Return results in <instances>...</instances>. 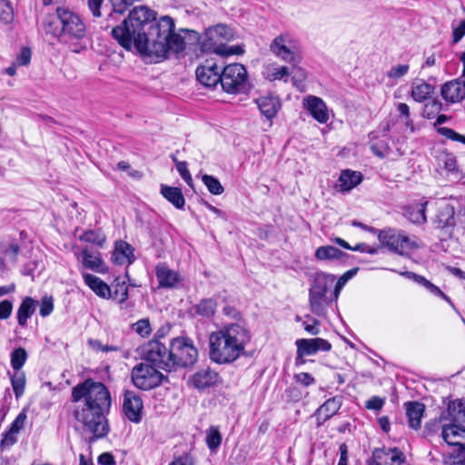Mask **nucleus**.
Masks as SVG:
<instances>
[{
	"label": "nucleus",
	"instance_id": "obj_17",
	"mask_svg": "<svg viewBox=\"0 0 465 465\" xmlns=\"http://www.w3.org/2000/svg\"><path fill=\"white\" fill-rule=\"evenodd\" d=\"M296 346L300 354L313 355L318 351H329L331 344L322 338L299 339L296 341Z\"/></svg>",
	"mask_w": 465,
	"mask_h": 465
},
{
	"label": "nucleus",
	"instance_id": "obj_15",
	"mask_svg": "<svg viewBox=\"0 0 465 465\" xmlns=\"http://www.w3.org/2000/svg\"><path fill=\"white\" fill-rule=\"evenodd\" d=\"M303 107L320 124L329 121V112L326 104L320 97L308 95L303 99Z\"/></svg>",
	"mask_w": 465,
	"mask_h": 465
},
{
	"label": "nucleus",
	"instance_id": "obj_10",
	"mask_svg": "<svg viewBox=\"0 0 465 465\" xmlns=\"http://www.w3.org/2000/svg\"><path fill=\"white\" fill-rule=\"evenodd\" d=\"M170 346L166 347L164 343L155 339L148 341L142 347V355L143 359L151 362L154 367L171 371V367L166 366L170 361Z\"/></svg>",
	"mask_w": 465,
	"mask_h": 465
},
{
	"label": "nucleus",
	"instance_id": "obj_28",
	"mask_svg": "<svg viewBox=\"0 0 465 465\" xmlns=\"http://www.w3.org/2000/svg\"><path fill=\"white\" fill-rule=\"evenodd\" d=\"M405 410L410 427L415 430L419 429L425 411V406L417 401H409L405 403Z\"/></svg>",
	"mask_w": 465,
	"mask_h": 465
},
{
	"label": "nucleus",
	"instance_id": "obj_48",
	"mask_svg": "<svg viewBox=\"0 0 465 465\" xmlns=\"http://www.w3.org/2000/svg\"><path fill=\"white\" fill-rule=\"evenodd\" d=\"M397 112L400 117L402 119L406 129H409L411 133L414 132L413 121L411 118L410 107L405 103H398L396 104Z\"/></svg>",
	"mask_w": 465,
	"mask_h": 465
},
{
	"label": "nucleus",
	"instance_id": "obj_42",
	"mask_svg": "<svg viewBox=\"0 0 465 465\" xmlns=\"http://www.w3.org/2000/svg\"><path fill=\"white\" fill-rule=\"evenodd\" d=\"M10 379L14 393L18 399L24 394L25 391V375L23 371H15L14 374L11 375Z\"/></svg>",
	"mask_w": 465,
	"mask_h": 465
},
{
	"label": "nucleus",
	"instance_id": "obj_46",
	"mask_svg": "<svg viewBox=\"0 0 465 465\" xmlns=\"http://www.w3.org/2000/svg\"><path fill=\"white\" fill-rule=\"evenodd\" d=\"M222 443V435L217 427L211 426L206 432V444L210 450H215Z\"/></svg>",
	"mask_w": 465,
	"mask_h": 465
},
{
	"label": "nucleus",
	"instance_id": "obj_24",
	"mask_svg": "<svg viewBox=\"0 0 465 465\" xmlns=\"http://www.w3.org/2000/svg\"><path fill=\"white\" fill-rule=\"evenodd\" d=\"M399 273L401 276H404L405 278L410 279V280L413 281L414 282H416L417 284L422 286L432 295L440 297V298L444 299L445 301H447L448 302H450V298L443 292H441L439 287L434 285L432 282H430L425 277L419 275L412 272H408V271L399 272Z\"/></svg>",
	"mask_w": 465,
	"mask_h": 465
},
{
	"label": "nucleus",
	"instance_id": "obj_23",
	"mask_svg": "<svg viewBox=\"0 0 465 465\" xmlns=\"http://www.w3.org/2000/svg\"><path fill=\"white\" fill-rule=\"evenodd\" d=\"M134 248L124 241L116 242L114 251L112 255V261L115 264H131L134 262Z\"/></svg>",
	"mask_w": 465,
	"mask_h": 465
},
{
	"label": "nucleus",
	"instance_id": "obj_64",
	"mask_svg": "<svg viewBox=\"0 0 465 465\" xmlns=\"http://www.w3.org/2000/svg\"><path fill=\"white\" fill-rule=\"evenodd\" d=\"M453 42L458 43L465 35V21H461L459 25L453 26Z\"/></svg>",
	"mask_w": 465,
	"mask_h": 465
},
{
	"label": "nucleus",
	"instance_id": "obj_52",
	"mask_svg": "<svg viewBox=\"0 0 465 465\" xmlns=\"http://www.w3.org/2000/svg\"><path fill=\"white\" fill-rule=\"evenodd\" d=\"M17 434L16 432L8 430L3 434V438L0 441V450H4L5 449H8L13 446L17 441Z\"/></svg>",
	"mask_w": 465,
	"mask_h": 465
},
{
	"label": "nucleus",
	"instance_id": "obj_58",
	"mask_svg": "<svg viewBox=\"0 0 465 465\" xmlns=\"http://www.w3.org/2000/svg\"><path fill=\"white\" fill-rule=\"evenodd\" d=\"M358 272V268H353L343 273L338 280L335 287V298L338 297L340 288L351 279Z\"/></svg>",
	"mask_w": 465,
	"mask_h": 465
},
{
	"label": "nucleus",
	"instance_id": "obj_62",
	"mask_svg": "<svg viewBox=\"0 0 465 465\" xmlns=\"http://www.w3.org/2000/svg\"><path fill=\"white\" fill-rule=\"evenodd\" d=\"M294 380L305 387H308L315 382V379L308 372H301L294 375Z\"/></svg>",
	"mask_w": 465,
	"mask_h": 465
},
{
	"label": "nucleus",
	"instance_id": "obj_61",
	"mask_svg": "<svg viewBox=\"0 0 465 465\" xmlns=\"http://www.w3.org/2000/svg\"><path fill=\"white\" fill-rule=\"evenodd\" d=\"M25 420H26L25 412V411H21L16 416L15 420L12 422L9 430H13V431H15L16 433H19V431L23 429V427L25 425Z\"/></svg>",
	"mask_w": 465,
	"mask_h": 465
},
{
	"label": "nucleus",
	"instance_id": "obj_29",
	"mask_svg": "<svg viewBox=\"0 0 465 465\" xmlns=\"http://www.w3.org/2000/svg\"><path fill=\"white\" fill-rule=\"evenodd\" d=\"M401 232L392 229L380 231V250L387 248L397 252L401 242Z\"/></svg>",
	"mask_w": 465,
	"mask_h": 465
},
{
	"label": "nucleus",
	"instance_id": "obj_50",
	"mask_svg": "<svg viewBox=\"0 0 465 465\" xmlns=\"http://www.w3.org/2000/svg\"><path fill=\"white\" fill-rule=\"evenodd\" d=\"M14 12L8 0H0V21L8 24L13 21Z\"/></svg>",
	"mask_w": 465,
	"mask_h": 465
},
{
	"label": "nucleus",
	"instance_id": "obj_33",
	"mask_svg": "<svg viewBox=\"0 0 465 465\" xmlns=\"http://www.w3.org/2000/svg\"><path fill=\"white\" fill-rule=\"evenodd\" d=\"M433 223L437 228H445L454 225V208L447 203L440 206Z\"/></svg>",
	"mask_w": 465,
	"mask_h": 465
},
{
	"label": "nucleus",
	"instance_id": "obj_1",
	"mask_svg": "<svg viewBox=\"0 0 465 465\" xmlns=\"http://www.w3.org/2000/svg\"><path fill=\"white\" fill-rule=\"evenodd\" d=\"M155 15L147 6H136L120 25L112 29V35L124 49L131 50L134 45L143 56L164 59L170 52H183L184 37L174 33L173 19L165 15L156 20Z\"/></svg>",
	"mask_w": 465,
	"mask_h": 465
},
{
	"label": "nucleus",
	"instance_id": "obj_63",
	"mask_svg": "<svg viewBox=\"0 0 465 465\" xmlns=\"http://www.w3.org/2000/svg\"><path fill=\"white\" fill-rule=\"evenodd\" d=\"M31 50L28 47H23L20 54L16 58L17 65H27L31 61Z\"/></svg>",
	"mask_w": 465,
	"mask_h": 465
},
{
	"label": "nucleus",
	"instance_id": "obj_34",
	"mask_svg": "<svg viewBox=\"0 0 465 465\" xmlns=\"http://www.w3.org/2000/svg\"><path fill=\"white\" fill-rule=\"evenodd\" d=\"M81 254L83 257L82 262L85 268L97 272H105L107 271L99 252L94 254L87 249H84Z\"/></svg>",
	"mask_w": 465,
	"mask_h": 465
},
{
	"label": "nucleus",
	"instance_id": "obj_32",
	"mask_svg": "<svg viewBox=\"0 0 465 465\" xmlns=\"http://www.w3.org/2000/svg\"><path fill=\"white\" fill-rule=\"evenodd\" d=\"M434 91V87L423 80H416L411 84V95L416 102L426 101Z\"/></svg>",
	"mask_w": 465,
	"mask_h": 465
},
{
	"label": "nucleus",
	"instance_id": "obj_47",
	"mask_svg": "<svg viewBox=\"0 0 465 465\" xmlns=\"http://www.w3.org/2000/svg\"><path fill=\"white\" fill-rule=\"evenodd\" d=\"M203 183L207 187L208 191L214 195H220L224 192L223 186L220 181L213 175L204 174L202 177Z\"/></svg>",
	"mask_w": 465,
	"mask_h": 465
},
{
	"label": "nucleus",
	"instance_id": "obj_41",
	"mask_svg": "<svg viewBox=\"0 0 465 465\" xmlns=\"http://www.w3.org/2000/svg\"><path fill=\"white\" fill-rule=\"evenodd\" d=\"M409 71L408 64H398L396 66L391 67V69L387 73L385 79H387L386 84L390 86H393L396 84L398 80L404 76Z\"/></svg>",
	"mask_w": 465,
	"mask_h": 465
},
{
	"label": "nucleus",
	"instance_id": "obj_3",
	"mask_svg": "<svg viewBox=\"0 0 465 465\" xmlns=\"http://www.w3.org/2000/svg\"><path fill=\"white\" fill-rule=\"evenodd\" d=\"M251 340V331L244 324H223L209 335V358L217 364L232 363L245 353Z\"/></svg>",
	"mask_w": 465,
	"mask_h": 465
},
{
	"label": "nucleus",
	"instance_id": "obj_21",
	"mask_svg": "<svg viewBox=\"0 0 465 465\" xmlns=\"http://www.w3.org/2000/svg\"><path fill=\"white\" fill-rule=\"evenodd\" d=\"M335 278L332 275L319 272L316 274L314 281L309 289V294L330 296L331 288Z\"/></svg>",
	"mask_w": 465,
	"mask_h": 465
},
{
	"label": "nucleus",
	"instance_id": "obj_4",
	"mask_svg": "<svg viewBox=\"0 0 465 465\" xmlns=\"http://www.w3.org/2000/svg\"><path fill=\"white\" fill-rule=\"evenodd\" d=\"M45 34L57 38L72 52L80 53L86 48L87 27L81 15L66 6H57L54 14L43 22Z\"/></svg>",
	"mask_w": 465,
	"mask_h": 465
},
{
	"label": "nucleus",
	"instance_id": "obj_51",
	"mask_svg": "<svg viewBox=\"0 0 465 465\" xmlns=\"http://www.w3.org/2000/svg\"><path fill=\"white\" fill-rule=\"evenodd\" d=\"M442 104L438 100H431L424 106L423 114L425 117L431 119L436 114L441 110Z\"/></svg>",
	"mask_w": 465,
	"mask_h": 465
},
{
	"label": "nucleus",
	"instance_id": "obj_19",
	"mask_svg": "<svg viewBox=\"0 0 465 465\" xmlns=\"http://www.w3.org/2000/svg\"><path fill=\"white\" fill-rule=\"evenodd\" d=\"M285 37L282 35L277 36L271 44V51L282 60L297 64L300 63V57L285 45Z\"/></svg>",
	"mask_w": 465,
	"mask_h": 465
},
{
	"label": "nucleus",
	"instance_id": "obj_22",
	"mask_svg": "<svg viewBox=\"0 0 465 465\" xmlns=\"http://www.w3.org/2000/svg\"><path fill=\"white\" fill-rule=\"evenodd\" d=\"M155 275L160 287L174 288L181 281L177 272L170 269L165 264H158L155 268Z\"/></svg>",
	"mask_w": 465,
	"mask_h": 465
},
{
	"label": "nucleus",
	"instance_id": "obj_14",
	"mask_svg": "<svg viewBox=\"0 0 465 465\" xmlns=\"http://www.w3.org/2000/svg\"><path fill=\"white\" fill-rule=\"evenodd\" d=\"M342 405V396L336 395L324 401L314 412L317 427L323 425L325 421L333 417Z\"/></svg>",
	"mask_w": 465,
	"mask_h": 465
},
{
	"label": "nucleus",
	"instance_id": "obj_54",
	"mask_svg": "<svg viewBox=\"0 0 465 465\" xmlns=\"http://www.w3.org/2000/svg\"><path fill=\"white\" fill-rule=\"evenodd\" d=\"M134 329L142 337L148 336L152 331V328L148 319L139 320L137 322L134 324Z\"/></svg>",
	"mask_w": 465,
	"mask_h": 465
},
{
	"label": "nucleus",
	"instance_id": "obj_39",
	"mask_svg": "<svg viewBox=\"0 0 465 465\" xmlns=\"http://www.w3.org/2000/svg\"><path fill=\"white\" fill-rule=\"evenodd\" d=\"M422 246L421 242L416 236H407L401 233V242L397 253L399 254H409L413 251L420 249Z\"/></svg>",
	"mask_w": 465,
	"mask_h": 465
},
{
	"label": "nucleus",
	"instance_id": "obj_25",
	"mask_svg": "<svg viewBox=\"0 0 465 465\" xmlns=\"http://www.w3.org/2000/svg\"><path fill=\"white\" fill-rule=\"evenodd\" d=\"M85 284L99 297L109 299L112 295L111 287L100 278L87 272L83 273Z\"/></svg>",
	"mask_w": 465,
	"mask_h": 465
},
{
	"label": "nucleus",
	"instance_id": "obj_43",
	"mask_svg": "<svg viewBox=\"0 0 465 465\" xmlns=\"http://www.w3.org/2000/svg\"><path fill=\"white\" fill-rule=\"evenodd\" d=\"M27 352L22 348L15 349L11 353V366L15 371H21L22 367L27 360Z\"/></svg>",
	"mask_w": 465,
	"mask_h": 465
},
{
	"label": "nucleus",
	"instance_id": "obj_35",
	"mask_svg": "<svg viewBox=\"0 0 465 465\" xmlns=\"http://www.w3.org/2000/svg\"><path fill=\"white\" fill-rule=\"evenodd\" d=\"M161 194L177 209L184 207L185 200L180 188L163 184Z\"/></svg>",
	"mask_w": 465,
	"mask_h": 465
},
{
	"label": "nucleus",
	"instance_id": "obj_31",
	"mask_svg": "<svg viewBox=\"0 0 465 465\" xmlns=\"http://www.w3.org/2000/svg\"><path fill=\"white\" fill-rule=\"evenodd\" d=\"M36 303L37 302L31 297L23 299L16 313L17 322L21 327L26 326L27 320L31 318L35 312Z\"/></svg>",
	"mask_w": 465,
	"mask_h": 465
},
{
	"label": "nucleus",
	"instance_id": "obj_7",
	"mask_svg": "<svg viewBox=\"0 0 465 465\" xmlns=\"http://www.w3.org/2000/svg\"><path fill=\"white\" fill-rule=\"evenodd\" d=\"M220 84L223 90L228 94L245 92L248 85L246 68L237 63L223 66L221 72Z\"/></svg>",
	"mask_w": 465,
	"mask_h": 465
},
{
	"label": "nucleus",
	"instance_id": "obj_55",
	"mask_svg": "<svg viewBox=\"0 0 465 465\" xmlns=\"http://www.w3.org/2000/svg\"><path fill=\"white\" fill-rule=\"evenodd\" d=\"M305 318L308 320V321H311L312 323H309L308 322H304L302 323L303 327H304V330L310 333L311 335H317L320 333V321L315 319V318H312L310 314H307L305 315Z\"/></svg>",
	"mask_w": 465,
	"mask_h": 465
},
{
	"label": "nucleus",
	"instance_id": "obj_30",
	"mask_svg": "<svg viewBox=\"0 0 465 465\" xmlns=\"http://www.w3.org/2000/svg\"><path fill=\"white\" fill-rule=\"evenodd\" d=\"M362 180V175L360 172L351 171L349 169L341 171L339 177V191L349 192L357 186Z\"/></svg>",
	"mask_w": 465,
	"mask_h": 465
},
{
	"label": "nucleus",
	"instance_id": "obj_59",
	"mask_svg": "<svg viewBox=\"0 0 465 465\" xmlns=\"http://www.w3.org/2000/svg\"><path fill=\"white\" fill-rule=\"evenodd\" d=\"M169 465H195V460L191 454L183 453L178 457H174Z\"/></svg>",
	"mask_w": 465,
	"mask_h": 465
},
{
	"label": "nucleus",
	"instance_id": "obj_45",
	"mask_svg": "<svg viewBox=\"0 0 465 465\" xmlns=\"http://www.w3.org/2000/svg\"><path fill=\"white\" fill-rule=\"evenodd\" d=\"M438 163L447 172H454L457 169L456 157L447 152H441L437 156Z\"/></svg>",
	"mask_w": 465,
	"mask_h": 465
},
{
	"label": "nucleus",
	"instance_id": "obj_36",
	"mask_svg": "<svg viewBox=\"0 0 465 465\" xmlns=\"http://www.w3.org/2000/svg\"><path fill=\"white\" fill-rule=\"evenodd\" d=\"M403 453L397 448L380 449V465H402Z\"/></svg>",
	"mask_w": 465,
	"mask_h": 465
},
{
	"label": "nucleus",
	"instance_id": "obj_6",
	"mask_svg": "<svg viewBox=\"0 0 465 465\" xmlns=\"http://www.w3.org/2000/svg\"><path fill=\"white\" fill-rule=\"evenodd\" d=\"M170 361H167L171 371L177 367L186 368L193 366L198 358V350L193 344V341L184 337H176L170 341Z\"/></svg>",
	"mask_w": 465,
	"mask_h": 465
},
{
	"label": "nucleus",
	"instance_id": "obj_53",
	"mask_svg": "<svg viewBox=\"0 0 465 465\" xmlns=\"http://www.w3.org/2000/svg\"><path fill=\"white\" fill-rule=\"evenodd\" d=\"M54 310V299L52 296H44L40 302L39 313L42 317H47Z\"/></svg>",
	"mask_w": 465,
	"mask_h": 465
},
{
	"label": "nucleus",
	"instance_id": "obj_2",
	"mask_svg": "<svg viewBox=\"0 0 465 465\" xmlns=\"http://www.w3.org/2000/svg\"><path fill=\"white\" fill-rule=\"evenodd\" d=\"M72 415L83 430L93 435L92 440L102 439L108 434L106 414L111 408V394L101 381L86 379L72 388Z\"/></svg>",
	"mask_w": 465,
	"mask_h": 465
},
{
	"label": "nucleus",
	"instance_id": "obj_12",
	"mask_svg": "<svg viewBox=\"0 0 465 465\" xmlns=\"http://www.w3.org/2000/svg\"><path fill=\"white\" fill-rule=\"evenodd\" d=\"M222 66L213 61H205L202 65L196 68L195 74L197 80L206 87L216 86L221 80Z\"/></svg>",
	"mask_w": 465,
	"mask_h": 465
},
{
	"label": "nucleus",
	"instance_id": "obj_27",
	"mask_svg": "<svg viewBox=\"0 0 465 465\" xmlns=\"http://www.w3.org/2000/svg\"><path fill=\"white\" fill-rule=\"evenodd\" d=\"M428 202L414 203L404 210V216L412 223L422 224L427 221L425 211Z\"/></svg>",
	"mask_w": 465,
	"mask_h": 465
},
{
	"label": "nucleus",
	"instance_id": "obj_57",
	"mask_svg": "<svg viewBox=\"0 0 465 465\" xmlns=\"http://www.w3.org/2000/svg\"><path fill=\"white\" fill-rule=\"evenodd\" d=\"M439 133L450 140L458 141L465 144V136L456 133L453 129L441 127L439 129Z\"/></svg>",
	"mask_w": 465,
	"mask_h": 465
},
{
	"label": "nucleus",
	"instance_id": "obj_20",
	"mask_svg": "<svg viewBox=\"0 0 465 465\" xmlns=\"http://www.w3.org/2000/svg\"><path fill=\"white\" fill-rule=\"evenodd\" d=\"M217 371L206 368L198 371L192 377L193 385L198 390H204L206 388L216 385L219 380Z\"/></svg>",
	"mask_w": 465,
	"mask_h": 465
},
{
	"label": "nucleus",
	"instance_id": "obj_11",
	"mask_svg": "<svg viewBox=\"0 0 465 465\" xmlns=\"http://www.w3.org/2000/svg\"><path fill=\"white\" fill-rule=\"evenodd\" d=\"M143 409V404L140 395L133 391L124 392L123 412L130 421L139 423L142 420Z\"/></svg>",
	"mask_w": 465,
	"mask_h": 465
},
{
	"label": "nucleus",
	"instance_id": "obj_5",
	"mask_svg": "<svg viewBox=\"0 0 465 465\" xmlns=\"http://www.w3.org/2000/svg\"><path fill=\"white\" fill-rule=\"evenodd\" d=\"M441 437L450 446L445 461L450 465L465 464V427L460 424L441 423Z\"/></svg>",
	"mask_w": 465,
	"mask_h": 465
},
{
	"label": "nucleus",
	"instance_id": "obj_9",
	"mask_svg": "<svg viewBox=\"0 0 465 465\" xmlns=\"http://www.w3.org/2000/svg\"><path fill=\"white\" fill-rule=\"evenodd\" d=\"M230 29L224 25H217L206 29L202 48L205 52L219 54L225 52V42L230 38Z\"/></svg>",
	"mask_w": 465,
	"mask_h": 465
},
{
	"label": "nucleus",
	"instance_id": "obj_16",
	"mask_svg": "<svg viewBox=\"0 0 465 465\" xmlns=\"http://www.w3.org/2000/svg\"><path fill=\"white\" fill-rule=\"evenodd\" d=\"M440 93L446 102L459 103L465 98V81L459 77L447 82L441 86Z\"/></svg>",
	"mask_w": 465,
	"mask_h": 465
},
{
	"label": "nucleus",
	"instance_id": "obj_44",
	"mask_svg": "<svg viewBox=\"0 0 465 465\" xmlns=\"http://www.w3.org/2000/svg\"><path fill=\"white\" fill-rule=\"evenodd\" d=\"M80 240L102 247L105 242V235L100 230H88L80 236Z\"/></svg>",
	"mask_w": 465,
	"mask_h": 465
},
{
	"label": "nucleus",
	"instance_id": "obj_49",
	"mask_svg": "<svg viewBox=\"0 0 465 465\" xmlns=\"http://www.w3.org/2000/svg\"><path fill=\"white\" fill-rule=\"evenodd\" d=\"M290 72L288 67L286 66H281V67H268L265 78L269 81H275V80H282L284 79L285 82H287V77L289 76Z\"/></svg>",
	"mask_w": 465,
	"mask_h": 465
},
{
	"label": "nucleus",
	"instance_id": "obj_37",
	"mask_svg": "<svg viewBox=\"0 0 465 465\" xmlns=\"http://www.w3.org/2000/svg\"><path fill=\"white\" fill-rule=\"evenodd\" d=\"M349 255L340 249L331 246V245H324L316 249L315 251V258L321 261L323 260H343L347 258Z\"/></svg>",
	"mask_w": 465,
	"mask_h": 465
},
{
	"label": "nucleus",
	"instance_id": "obj_56",
	"mask_svg": "<svg viewBox=\"0 0 465 465\" xmlns=\"http://www.w3.org/2000/svg\"><path fill=\"white\" fill-rule=\"evenodd\" d=\"M176 169L180 173L181 177L184 180V182L191 187H193V178L187 168L186 162H177Z\"/></svg>",
	"mask_w": 465,
	"mask_h": 465
},
{
	"label": "nucleus",
	"instance_id": "obj_40",
	"mask_svg": "<svg viewBox=\"0 0 465 465\" xmlns=\"http://www.w3.org/2000/svg\"><path fill=\"white\" fill-rule=\"evenodd\" d=\"M112 295L110 298L116 300L120 304H124L128 299V286L124 281L116 278L111 287Z\"/></svg>",
	"mask_w": 465,
	"mask_h": 465
},
{
	"label": "nucleus",
	"instance_id": "obj_38",
	"mask_svg": "<svg viewBox=\"0 0 465 465\" xmlns=\"http://www.w3.org/2000/svg\"><path fill=\"white\" fill-rule=\"evenodd\" d=\"M217 302L213 298H205L195 304L193 310L195 314L209 319L215 314Z\"/></svg>",
	"mask_w": 465,
	"mask_h": 465
},
{
	"label": "nucleus",
	"instance_id": "obj_13",
	"mask_svg": "<svg viewBox=\"0 0 465 465\" xmlns=\"http://www.w3.org/2000/svg\"><path fill=\"white\" fill-rule=\"evenodd\" d=\"M440 422L460 424L461 427H465V400L450 401L440 415Z\"/></svg>",
	"mask_w": 465,
	"mask_h": 465
},
{
	"label": "nucleus",
	"instance_id": "obj_60",
	"mask_svg": "<svg viewBox=\"0 0 465 465\" xmlns=\"http://www.w3.org/2000/svg\"><path fill=\"white\" fill-rule=\"evenodd\" d=\"M13 303L9 300L0 302V320H6L11 316Z\"/></svg>",
	"mask_w": 465,
	"mask_h": 465
},
{
	"label": "nucleus",
	"instance_id": "obj_26",
	"mask_svg": "<svg viewBox=\"0 0 465 465\" xmlns=\"http://www.w3.org/2000/svg\"><path fill=\"white\" fill-rule=\"evenodd\" d=\"M262 114L267 119L274 118L281 108V102L278 98L267 95L255 100Z\"/></svg>",
	"mask_w": 465,
	"mask_h": 465
},
{
	"label": "nucleus",
	"instance_id": "obj_8",
	"mask_svg": "<svg viewBox=\"0 0 465 465\" xmlns=\"http://www.w3.org/2000/svg\"><path fill=\"white\" fill-rule=\"evenodd\" d=\"M131 378L136 388L149 391L161 385L165 377L156 370V367L139 363L133 368Z\"/></svg>",
	"mask_w": 465,
	"mask_h": 465
},
{
	"label": "nucleus",
	"instance_id": "obj_18",
	"mask_svg": "<svg viewBox=\"0 0 465 465\" xmlns=\"http://www.w3.org/2000/svg\"><path fill=\"white\" fill-rule=\"evenodd\" d=\"M336 300L335 292L330 293V296L309 294L310 311L317 317L325 319L328 314L329 307Z\"/></svg>",
	"mask_w": 465,
	"mask_h": 465
}]
</instances>
